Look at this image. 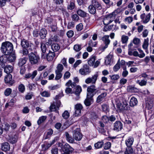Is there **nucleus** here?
<instances>
[{
  "label": "nucleus",
  "mask_w": 154,
  "mask_h": 154,
  "mask_svg": "<svg viewBox=\"0 0 154 154\" xmlns=\"http://www.w3.org/2000/svg\"><path fill=\"white\" fill-rule=\"evenodd\" d=\"M10 149V146L9 143L6 142L2 144V149L4 151H7Z\"/></svg>",
  "instance_id": "nucleus-18"
},
{
  "label": "nucleus",
  "mask_w": 154,
  "mask_h": 154,
  "mask_svg": "<svg viewBox=\"0 0 154 154\" xmlns=\"http://www.w3.org/2000/svg\"><path fill=\"white\" fill-rule=\"evenodd\" d=\"M59 87V85H58L54 86H49L48 89L50 90H54L58 89Z\"/></svg>",
  "instance_id": "nucleus-63"
},
{
  "label": "nucleus",
  "mask_w": 154,
  "mask_h": 154,
  "mask_svg": "<svg viewBox=\"0 0 154 154\" xmlns=\"http://www.w3.org/2000/svg\"><path fill=\"white\" fill-rule=\"evenodd\" d=\"M51 146V144L50 143H48L47 145H45L44 144H42V150L43 151H45L48 149Z\"/></svg>",
  "instance_id": "nucleus-43"
},
{
  "label": "nucleus",
  "mask_w": 154,
  "mask_h": 154,
  "mask_svg": "<svg viewBox=\"0 0 154 154\" xmlns=\"http://www.w3.org/2000/svg\"><path fill=\"white\" fill-rule=\"evenodd\" d=\"M14 47L12 44L9 42H3L2 44L1 51L5 55L11 54L13 51Z\"/></svg>",
  "instance_id": "nucleus-1"
},
{
  "label": "nucleus",
  "mask_w": 154,
  "mask_h": 154,
  "mask_svg": "<svg viewBox=\"0 0 154 154\" xmlns=\"http://www.w3.org/2000/svg\"><path fill=\"white\" fill-rule=\"evenodd\" d=\"M123 125L122 123L119 121H116L114 123L113 129L117 131H119L122 129Z\"/></svg>",
  "instance_id": "nucleus-12"
},
{
  "label": "nucleus",
  "mask_w": 154,
  "mask_h": 154,
  "mask_svg": "<svg viewBox=\"0 0 154 154\" xmlns=\"http://www.w3.org/2000/svg\"><path fill=\"white\" fill-rule=\"evenodd\" d=\"M88 9L89 12L91 14H94L96 12V9L92 5H91L89 6Z\"/></svg>",
  "instance_id": "nucleus-30"
},
{
  "label": "nucleus",
  "mask_w": 154,
  "mask_h": 154,
  "mask_svg": "<svg viewBox=\"0 0 154 154\" xmlns=\"http://www.w3.org/2000/svg\"><path fill=\"white\" fill-rule=\"evenodd\" d=\"M18 89L19 91L21 93H23L25 91V87L24 85L23 84H20L18 86Z\"/></svg>",
  "instance_id": "nucleus-48"
},
{
  "label": "nucleus",
  "mask_w": 154,
  "mask_h": 154,
  "mask_svg": "<svg viewBox=\"0 0 154 154\" xmlns=\"http://www.w3.org/2000/svg\"><path fill=\"white\" fill-rule=\"evenodd\" d=\"M98 76V74L93 75L91 77L87 78L85 80V82L87 84L91 83L92 84H95L97 80Z\"/></svg>",
  "instance_id": "nucleus-8"
},
{
  "label": "nucleus",
  "mask_w": 154,
  "mask_h": 154,
  "mask_svg": "<svg viewBox=\"0 0 154 154\" xmlns=\"http://www.w3.org/2000/svg\"><path fill=\"white\" fill-rule=\"evenodd\" d=\"M91 72V70L89 67L87 65H84L79 70V73L84 75H88Z\"/></svg>",
  "instance_id": "nucleus-6"
},
{
  "label": "nucleus",
  "mask_w": 154,
  "mask_h": 154,
  "mask_svg": "<svg viewBox=\"0 0 154 154\" xmlns=\"http://www.w3.org/2000/svg\"><path fill=\"white\" fill-rule=\"evenodd\" d=\"M73 48L76 51H79L81 49V45L78 44L75 45H74Z\"/></svg>",
  "instance_id": "nucleus-54"
},
{
  "label": "nucleus",
  "mask_w": 154,
  "mask_h": 154,
  "mask_svg": "<svg viewBox=\"0 0 154 154\" xmlns=\"http://www.w3.org/2000/svg\"><path fill=\"white\" fill-rule=\"evenodd\" d=\"M149 45V39L148 38H147L144 39L143 43L142 45L143 48L146 50V52L147 51Z\"/></svg>",
  "instance_id": "nucleus-26"
},
{
  "label": "nucleus",
  "mask_w": 154,
  "mask_h": 154,
  "mask_svg": "<svg viewBox=\"0 0 154 154\" xmlns=\"http://www.w3.org/2000/svg\"><path fill=\"white\" fill-rule=\"evenodd\" d=\"M66 35L69 38L72 37L74 35V32L72 30H69L67 32Z\"/></svg>",
  "instance_id": "nucleus-64"
},
{
  "label": "nucleus",
  "mask_w": 154,
  "mask_h": 154,
  "mask_svg": "<svg viewBox=\"0 0 154 154\" xmlns=\"http://www.w3.org/2000/svg\"><path fill=\"white\" fill-rule=\"evenodd\" d=\"M4 81L6 83L8 84L11 85H12L14 82L12 79V76L10 74H8L5 76Z\"/></svg>",
  "instance_id": "nucleus-11"
},
{
  "label": "nucleus",
  "mask_w": 154,
  "mask_h": 154,
  "mask_svg": "<svg viewBox=\"0 0 154 154\" xmlns=\"http://www.w3.org/2000/svg\"><path fill=\"white\" fill-rule=\"evenodd\" d=\"M57 107L54 103L52 104H51L50 106V110L51 111H55L57 110Z\"/></svg>",
  "instance_id": "nucleus-53"
},
{
  "label": "nucleus",
  "mask_w": 154,
  "mask_h": 154,
  "mask_svg": "<svg viewBox=\"0 0 154 154\" xmlns=\"http://www.w3.org/2000/svg\"><path fill=\"white\" fill-rule=\"evenodd\" d=\"M120 66L119 64V60L117 63L113 67V70L115 72H116L120 68Z\"/></svg>",
  "instance_id": "nucleus-49"
},
{
  "label": "nucleus",
  "mask_w": 154,
  "mask_h": 154,
  "mask_svg": "<svg viewBox=\"0 0 154 154\" xmlns=\"http://www.w3.org/2000/svg\"><path fill=\"white\" fill-rule=\"evenodd\" d=\"M113 60V55L112 54H109L106 58L105 63L106 65H109Z\"/></svg>",
  "instance_id": "nucleus-20"
},
{
  "label": "nucleus",
  "mask_w": 154,
  "mask_h": 154,
  "mask_svg": "<svg viewBox=\"0 0 154 154\" xmlns=\"http://www.w3.org/2000/svg\"><path fill=\"white\" fill-rule=\"evenodd\" d=\"M82 91L81 87L79 86H77L75 88V94L78 96H79Z\"/></svg>",
  "instance_id": "nucleus-36"
},
{
  "label": "nucleus",
  "mask_w": 154,
  "mask_h": 154,
  "mask_svg": "<svg viewBox=\"0 0 154 154\" xmlns=\"http://www.w3.org/2000/svg\"><path fill=\"white\" fill-rule=\"evenodd\" d=\"M75 7V5L74 3L73 2H71L68 5L67 8L68 9L72 10Z\"/></svg>",
  "instance_id": "nucleus-46"
},
{
  "label": "nucleus",
  "mask_w": 154,
  "mask_h": 154,
  "mask_svg": "<svg viewBox=\"0 0 154 154\" xmlns=\"http://www.w3.org/2000/svg\"><path fill=\"white\" fill-rule=\"evenodd\" d=\"M134 141V139L133 137H130L125 140V144L127 148L126 149L125 152V154H133L134 151L133 149L131 147Z\"/></svg>",
  "instance_id": "nucleus-2"
},
{
  "label": "nucleus",
  "mask_w": 154,
  "mask_h": 154,
  "mask_svg": "<svg viewBox=\"0 0 154 154\" xmlns=\"http://www.w3.org/2000/svg\"><path fill=\"white\" fill-rule=\"evenodd\" d=\"M47 34V31L45 29H41L39 32V35L42 39H44L46 37Z\"/></svg>",
  "instance_id": "nucleus-28"
},
{
  "label": "nucleus",
  "mask_w": 154,
  "mask_h": 154,
  "mask_svg": "<svg viewBox=\"0 0 154 154\" xmlns=\"http://www.w3.org/2000/svg\"><path fill=\"white\" fill-rule=\"evenodd\" d=\"M102 1L106 4L108 8L113 6L114 4L112 2L109 0H102Z\"/></svg>",
  "instance_id": "nucleus-34"
},
{
  "label": "nucleus",
  "mask_w": 154,
  "mask_h": 154,
  "mask_svg": "<svg viewBox=\"0 0 154 154\" xmlns=\"http://www.w3.org/2000/svg\"><path fill=\"white\" fill-rule=\"evenodd\" d=\"M12 92V90L10 88H7L4 91V94L5 96H9Z\"/></svg>",
  "instance_id": "nucleus-44"
},
{
  "label": "nucleus",
  "mask_w": 154,
  "mask_h": 154,
  "mask_svg": "<svg viewBox=\"0 0 154 154\" xmlns=\"http://www.w3.org/2000/svg\"><path fill=\"white\" fill-rule=\"evenodd\" d=\"M4 69V72L8 74L11 72L13 71V67L10 65H7L6 66L5 65V67H2Z\"/></svg>",
  "instance_id": "nucleus-16"
},
{
  "label": "nucleus",
  "mask_w": 154,
  "mask_h": 154,
  "mask_svg": "<svg viewBox=\"0 0 154 154\" xmlns=\"http://www.w3.org/2000/svg\"><path fill=\"white\" fill-rule=\"evenodd\" d=\"M80 131L79 128H77L73 131V137L76 140H80L82 137V135Z\"/></svg>",
  "instance_id": "nucleus-7"
},
{
  "label": "nucleus",
  "mask_w": 154,
  "mask_h": 154,
  "mask_svg": "<svg viewBox=\"0 0 154 154\" xmlns=\"http://www.w3.org/2000/svg\"><path fill=\"white\" fill-rule=\"evenodd\" d=\"M37 74V70H34L32 73H28L25 75L24 77L26 79L31 78L32 80L33 79L36 75Z\"/></svg>",
  "instance_id": "nucleus-14"
},
{
  "label": "nucleus",
  "mask_w": 154,
  "mask_h": 154,
  "mask_svg": "<svg viewBox=\"0 0 154 154\" xmlns=\"http://www.w3.org/2000/svg\"><path fill=\"white\" fill-rule=\"evenodd\" d=\"M62 116L65 119H67L69 116V114L67 111H65L62 114Z\"/></svg>",
  "instance_id": "nucleus-58"
},
{
  "label": "nucleus",
  "mask_w": 154,
  "mask_h": 154,
  "mask_svg": "<svg viewBox=\"0 0 154 154\" xmlns=\"http://www.w3.org/2000/svg\"><path fill=\"white\" fill-rule=\"evenodd\" d=\"M11 0H0V7L4 6L6 4V2L10 1Z\"/></svg>",
  "instance_id": "nucleus-59"
},
{
  "label": "nucleus",
  "mask_w": 154,
  "mask_h": 154,
  "mask_svg": "<svg viewBox=\"0 0 154 154\" xmlns=\"http://www.w3.org/2000/svg\"><path fill=\"white\" fill-rule=\"evenodd\" d=\"M16 59V56L15 54H12L7 56L8 62H14Z\"/></svg>",
  "instance_id": "nucleus-29"
},
{
  "label": "nucleus",
  "mask_w": 154,
  "mask_h": 154,
  "mask_svg": "<svg viewBox=\"0 0 154 154\" xmlns=\"http://www.w3.org/2000/svg\"><path fill=\"white\" fill-rule=\"evenodd\" d=\"M91 5L97 10H100L102 8L101 5L96 0H92Z\"/></svg>",
  "instance_id": "nucleus-17"
},
{
  "label": "nucleus",
  "mask_w": 154,
  "mask_h": 154,
  "mask_svg": "<svg viewBox=\"0 0 154 154\" xmlns=\"http://www.w3.org/2000/svg\"><path fill=\"white\" fill-rule=\"evenodd\" d=\"M70 76V73L68 71H66L64 73L63 75L64 79H67L69 78Z\"/></svg>",
  "instance_id": "nucleus-61"
},
{
  "label": "nucleus",
  "mask_w": 154,
  "mask_h": 154,
  "mask_svg": "<svg viewBox=\"0 0 154 154\" xmlns=\"http://www.w3.org/2000/svg\"><path fill=\"white\" fill-rule=\"evenodd\" d=\"M78 15L82 17H85L86 16L87 13L81 9H79L76 11Z\"/></svg>",
  "instance_id": "nucleus-31"
},
{
  "label": "nucleus",
  "mask_w": 154,
  "mask_h": 154,
  "mask_svg": "<svg viewBox=\"0 0 154 154\" xmlns=\"http://www.w3.org/2000/svg\"><path fill=\"white\" fill-rule=\"evenodd\" d=\"M55 56L54 52H52L49 51V53L47 54V59L48 61H51L53 59Z\"/></svg>",
  "instance_id": "nucleus-23"
},
{
  "label": "nucleus",
  "mask_w": 154,
  "mask_h": 154,
  "mask_svg": "<svg viewBox=\"0 0 154 154\" xmlns=\"http://www.w3.org/2000/svg\"><path fill=\"white\" fill-rule=\"evenodd\" d=\"M47 118L46 116H42L40 117L37 122L38 124L40 125L41 123L45 122Z\"/></svg>",
  "instance_id": "nucleus-32"
},
{
  "label": "nucleus",
  "mask_w": 154,
  "mask_h": 154,
  "mask_svg": "<svg viewBox=\"0 0 154 154\" xmlns=\"http://www.w3.org/2000/svg\"><path fill=\"white\" fill-rule=\"evenodd\" d=\"M111 79L113 80H117L119 78V75L116 74L109 76Z\"/></svg>",
  "instance_id": "nucleus-55"
},
{
  "label": "nucleus",
  "mask_w": 154,
  "mask_h": 154,
  "mask_svg": "<svg viewBox=\"0 0 154 154\" xmlns=\"http://www.w3.org/2000/svg\"><path fill=\"white\" fill-rule=\"evenodd\" d=\"M127 89L128 91L132 93L137 92V88L131 86H128Z\"/></svg>",
  "instance_id": "nucleus-39"
},
{
  "label": "nucleus",
  "mask_w": 154,
  "mask_h": 154,
  "mask_svg": "<svg viewBox=\"0 0 154 154\" xmlns=\"http://www.w3.org/2000/svg\"><path fill=\"white\" fill-rule=\"evenodd\" d=\"M97 45L96 42H93L92 40H90L88 43V45L91 47H95Z\"/></svg>",
  "instance_id": "nucleus-62"
},
{
  "label": "nucleus",
  "mask_w": 154,
  "mask_h": 154,
  "mask_svg": "<svg viewBox=\"0 0 154 154\" xmlns=\"http://www.w3.org/2000/svg\"><path fill=\"white\" fill-rule=\"evenodd\" d=\"M102 109L103 111L106 112L108 111L109 106L106 104H103L102 106Z\"/></svg>",
  "instance_id": "nucleus-56"
},
{
  "label": "nucleus",
  "mask_w": 154,
  "mask_h": 154,
  "mask_svg": "<svg viewBox=\"0 0 154 154\" xmlns=\"http://www.w3.org/2000/svg\"><path fill=\"white\" fill-rule=\"evenodd\" d=\"M5 54L0 57V65L2 67H5L4 64L8 62L7 56Z\"/></svg>",
  "instance_id": "nucleus-13"
},
{
  "label": "nucleus",
  "mask_w": 154,
  "mask_h": 154,
  "mask_svg": "<svg viewBox=\"0 0 154 154\" xmlns=\"http://www.w3.org/2000/svg\"><path fill=\"white\" fill-rule=\"evenodd\" d=\"M29 62L32 65L37 64L39 62L40 58L38 55L33 52H31L28 54Z\"/></svg>",
  "instance_id": "nucleus-3"
},
{
  "label": "nucleus",
  "mask_w": 154,
  "mask_h": 154,
  "mask_svg": "<svg viewBox=\"0 0 154 154\" xmlns=\"http://www.w3.org/2000/svg\"><path fill=\"white\" fill-rule=\"evenodd\" d=\"M87 90L88 92L87 95L90 97H93L96 93L99 92V90L96 88V86L94 85L89 86Z\"/></svg>",
  "instance_id": "nucleus-5"
},
{
  "label": "nucleus",
  "mask_w": 154,
  "mask_h": 154,
  "mask_svg": "<svg viewBox=\"0 0 154 154\" xmlns=\"http://www.w3.org/2000/svg\"><path fill=\"white\" fill-rule=\"evenodd\" d=\"M96 60V57L95 56H92L91 57L88 61V65L90 66H93L94 64V62Z\"/></svg>",
  "instance_id": "nucleus-24"
},
{
  "label": "nucleus",
  "mask_w": 154,
  "mask_h": 154,
  "mask_svg": "<svg viewBox=\"0 0 154 154\" xmlns=\"http://www.w3.org/2000/svg\"><path fill=\"white\" fill-rule=\"evenodd\" d=\"M51 48L54 52H55L60 49V47L58 44H54L51 45Z\"/></svg>",
  "instance_id": "nucleus-33"
},
{
  "label": "nucleus",
  "mask_w": 154,
  "mask_h": 154,
  "mask_svg": "<svg viewBox=\"0 0 154 154\" xmlns=\"http://www.w3.org/2000/svg\"><path fill=\"white\" fill-rule=\"evenodd\" d=\"M26 61V59L25 58H20L19 59L18 62V65L20 67H23L25 64Z\"/></svg>",
  "instance_id": "nucleus-25"
},
{
  "label": "nucleus",
  "mask_w": 154,
  "mask_h": 154,
  "mask_svg": "<svg viewBox=\"0 0 154 154\" xmlns=\"http://www.w3.org/2000/svg\"><path fill=\"white\" fill-rule=\"evenodd\" d=\"M111 146V143L109 142H107L105 143L104 148L105 149H109Z\"/></svg>",
  "instance_id": "nucleus-57"
},
{
  "label": "nucleus",
  "mask_w": 154,
  "mask_h": 154,
  "mask_svg": "<svg viewBox=\"0 0 154 154\" xmlns=\"http://www.w3.org/2000/svg\"><path fill=\"white\" fill-rule=\"evenodd\" d=\"M64 151L72 152L73 150V149L67 143L65 144L63 146Z\"/></svg>",
  "instance_id": "nucleus-27"
},
{
  "label": "nucleus",
  "mask_w": 154,
  "mask_h": 154,
  "mask_svg": "<svg viewBox=\"0 0 154 154\" xmlns=\"http://www.w3.org/2000/svg\"><path fill=\"white\" fill-rule=\"evenodd\" d=\"M76 28L78 31H81L83 29V25L82 23L77 25L76 26Z\"/></svg>",
  "instance_id": "nucleus-60"
},
{
  "label": "nucleus",
  "mask_w": 154,
  "mask_h": 154,
  "mask_svg": "<svg viewBox=\"0 0 154 154\" xmlns=\"http://www.w3.org/2000/svg\"><path fill=\"white\" fill-rule=\"evenodd\" d=\"M116 17V14L114 12L106 16L103 20L104 24L106 25H108L112 22Z\"/></svg>",
  "instance_id": "nucleus-4"
},
{
  "label": "nucleus",
  "mask_w": 154,
  "mask_h": 154,
  "mask_svg": "<svg viewBox=\"0 0 154 154\" xmlns=\"http://www.w3.org/2000/svg\"><path fill=\"white\" fill-rule=\"evenodd\" d=\"M109 38V35H105L101 38V39L105 45V46L103 47L102 48V49L103 51L108 47V45L110 43V41Z\"/></svg>",
  "instance_id": "nucleus-10"
},
{
  "label": "nucleus",
  "mask_w": 154,
  "mask_h": 154,
  "mask_svg": "<svg viewBox=\"0 0 154 154\" xmlns=\"http://www.w3.org/2000/svg\"><path fill=\"white\" fill-rule=\"evenodd\" d=\"M56 74V77L55 78V80H58L60 79L62 77V74L61 73L62 72L55 71Z\"/></svg>",
  "instance_id": "nucleus-38"
},
{
  "label": "nucleus",
  "mask_w": 154,
  "mask_h": 154,
  "mask_svg": "<svg viewBox=\"0 0 154 154\" xmlns=\"http://www.w3.org/2000/svg\"><path fill=\"white\" fill-rule=\"evenodd\" d=\"M41 48L43 53H45L47 49L46 45L45 44L41 43Z\"/></svg>",
  "instance_id": "nucleus-45"
},
{
  "label": "nucleus",
  "mask_w": 154,
  "mask_h": 154,
  "mask_svg": "<svg viewBox=\"0 0 154 154\" xmlns=\"http://www.w3.org/2000/svg\"><path fill=\"white\" fill-rule=\"evenodd\" d=\"M136 83L140 85L143 86L146 85V81L144 80H142L141 81L138 80L136 81Z\"/></svg>",
  "instance_id": "nucleus-50"
},
{
  "label": "nucleus",
  "mask_w": 154,
  "mask_h": 154,
  "mask_svg": "<svg viewBox=\"0 0 154 154\" xmlns=\"http://www.w3.org/2000/svg\"><path fill=\"white\" fill-rule=\"evenodd\" d=\"M107 95L106 92H103L99 95L97 98L96 101L99 103L102 101Z\"/></svg>",
  "instance_id": "nucleus-19"
},
{
  "label": "nucleus",
  "mask_w": 154,
  "mask_h": 154,
  "mask_svg": "<svg viewBox=\"0 0 154 154\" xmlns=\"http://www.w3.org/2000/svg\"><path fill=\"white\" fill-rule=\"evenodd\" d=\"M53 131L52 129H50L48 130L47 134L46 136L45 139H47L49 138L53 134Z\"/></svg>",
  "instance_id": "nucleus-47"
},
{
  "label": "nucleus",
  "mask_w": 154,
  "mask_h": 154,
  "mask_svg": "<svg viewBox=\"0 0 154 154\" xmlns=\"http://www.w3.org/2000/svg\"><path fill=\"white\" fill-rule=\"evenodd\" d=\"M42 96L45 97H49L51 96V93L49 92L44 91L40 93Z\"/></svg>",
  "instance_id": "nucleus-37"
},
{
  "label": "nucleus",
  "mask_w": 154,
  "mask_h": 154,
  "mask_svg": "<svg viewBox=\"0 0 154 154\" xmlns=\"http://www.w3.org/2000/svg\"><path fill=\"white\" fill-rule=\"evenodd\" d=\"M75 113L74 115L75 116H78L81 115V110L83 108L82 105L80 104H77L75 106Z\"/></svg>",
  "instance_id": "nucleus-9"
},
{
  "label": "nucleus",
  "mask_w": 154,
  "mask_h": 154,
  "mask_svg": "<svg viewBox=\"0 0 154 154\" xmlns=\"http://www.w3.org/2000/svg\"><path fill=\"white\" fill-rule=\"evenodd\" d=\"M138 101L137 99L134 97H132L130 99V105L131 106L133 107L137 105Z\"/></svg>",
  "instance_id": "nucleus-21"
},
{
  "label": "nucleus",
  "mask_w": 154,
  "mask_h": 154,
  "mask_svg": "<svg viewBox=\"0 0 154 154\" xmlns=\"http://www.w3.org/2000/svg\"><path fill=\"white\" fill-rule=\"evenodd\" d=\"M128 39V37L127 36L122 35V42L123 44L126 43Z\"/></svg>",
  "instance_id": "nucleus-51"
},
{
  "label": "nucleus",
  "mask_w": 154,
  "mask_h": 154,
  "mask_svg": "<svg viewBox=\"0 0 154 154\" xmlns=\"http://www.w3.org/2000/svg\"><path fill=\"white\" fill-rule=\"evenodd\" d=\"M103 144V142L102 141L98 142L94 144V146L97 149H99L102 147Z\"/></svg>",
  "instance_id": "nucleus-40"
},
{
  "label": "nucleus",
  "mask_w": 154,
  "mask_h": 154,
  "mask_svg": "<svg viewBox=\"0 0 154 154\" xmlns=\"http://www.w3.org/2000/svg\"><path fill=\"white\" fill-rule=\"evenodd\" d=\"M26 48H23L22 50V53L23 55L27 56L28 54H29V51Z\"/></svg>",
  "instance_id": "nucleus-52"
},
{
  "label": "nucleus",
  "mask_w": 154,
  "mask_h": 154,
  "mask_svg": "<svg viewBox=\"0 0 154 154\" xmlns=\"http://www.w3.org/2000/svg\"><path fill=\"white\" fill-rule=\"evenodd\" d=\"M151 15L150 13H149L148 14L146 15L143 21V23H147L150 20Z\"/></svg>",
  "instance_id": "nucleus-41"
},
{
  "label": "nucleus",
  "mask_w": 154,
  "mask_h": 154,
  "mask_svg": "<svg viewBox=\"0 0 154 154\" xmlns=\"http://www.w3.org/2000/svg\"><path fill=\"white\" fill-rule=\"evenodd\" d=\"M29 43L26 40L23 39L21 41V45L23 48H27Z\"/></svg>",
  "instance_id": "nucleus-35"
},
{
  "label": "nucleus",
  "mask_w": 154,
  "mask_h": 154,
  "mask_svg": "<svg viewBox=\"0 0 154 154\" xmlns=\"http://www.w3.org/2000/svg\"><path fill=\"white\" fill-rule=\"evenodd\" d=\"M92 97H88V96L87 95V98L84 102L86 106H89L93 103V99Z\"/></svg>",
  "instance_id": "nucleus-15"
},
{
  "label": "nucleus",
  "mask_w": 154,
  "mask_h": 154,
  "mask_svg": "<svg viewBox=\"0 0 154 154\" xmlns=\"http://www.w3.org/2000/svg\"><path fill=\"white\" fill-rule=\"evenodd\" d=\"M63 69V66L61 64H59L57 66V69L55 71L62 72Z\"/></svg>",
  "instance_id": "nucleus-42"
},
{
  "label": "nucleus",
  "mask_w": 154,
  "mask_h": 154,
  "mask_svg": "<svg viewBox=\"0 0 154 154\" xmlns=\"http://www.w3.org/2000/svg\"><path fill=\"white\" fill-rule=\"evenodd\" d=\"M65 135L66 137V140L67 141L71 143H73L74 142L75 139L73 137L72 138L67 132H66Z\"/></svg>",
  "instance_id": "nucleus-22"
}]
</instances>
